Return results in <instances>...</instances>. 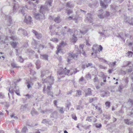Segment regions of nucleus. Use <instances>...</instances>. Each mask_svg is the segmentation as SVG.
Segmentation results:
<instances>
[{
    "instance_id": "nucleus-2",
    "label": "nucleus",
    "mask_w": 133,
    "mask_h": 133,
    "mask_svg": "<svg viewBox=\"0 0 133 133\" xmlns=\"http://www.w3.org/2000/svg\"><path fill=\"white\" fill-rule=\"evenodd\" d=\"M75 50L76 51V54H74L73 53H69L68 54L67 57V62L69 63H70L71 62V60L73 59H74L76 60L78 58L77 54L82 53V55L85 57L87 56L85 52L82 50V52H81V50H80L78 48V47L76 46H75Z\"/></svg>"
},
{
    "instance_id": "nucleus-56",
    "label": "nucleus",
    "mask_w": 133,
    "mask_h": 133,
    "mask_svg": "<svg viewBox=\"0 0 133 133\" xmlns=\"http://www.w3.org/2000/svg\"><path fill=\"white\" fill-rule=\"evenodd\" d=\"M47 94L48 95L51 96L52 97H53V93L52 92H51L50 91H48Z\"/></svg>"
},
{
    "instance_id": "nucleus-26",
    "label": "nucleus",
    "mask_w": 133,
    "mask_h": 133,
    "mask_svg": "<svg viewBox=\"0 0 133 133\" xmlns=\"http://www.w3.org/2000/svg\"><path fill=\"white\" fill-rule=\"evenodd\" d=\"M54 21L56 23H59L61 22V19L59 16H58L57 17H55Z\"/></svg>"
},
{
    "instance_id": "nucleus-8",
    "label": "nucleus",
    "mask_w": 133,
    "mask_h": 133,
    "mask_svg": "<svg viewBox=\"0 0 133 133\" xmlns=\"http://www.w3.org/2000/svg\"><path fill=\"white\" fill-rule=\"evenodd\" d=\"M1 37L0 36V42L3 44H5L6 43L5 41L8 39H12L13 41H16L18 39V38L16 36H12L11 37H9V38L8 36L6 37L5 39V40L3 41L2 40Z\"/></svg>"
},
{
    "instance_id": "nucleus-34",
    "label": "nucleus",
    "mask_w": 133,
    "mask_h": 133,
    "mask_svg": "<svg viewBox=\"0 0 133 133\" xmlns=\"http://www.w3.org/2000/svg\"><path fill=\"white\" fill-rule=\"evenodd\" d=\"M76 96H78L82 95V91L80 90H77L76 91Z\"/></svg>"
},
{
    "instance_id": "nucleus-62",
    "label": "nucleus",
    "mask_w": 133,
    "mask_h": 133,
    "mask_svg": "<svg viewBox=\"0 0 133 133\" xmlns=\"http://www.w3.org/2000/svg\"><path fill=\"white\" fill-rule=\"evenodd\" d=\"M96 126L97 128H100L102 127V125L101 124L97 123Z\"/></svg>"
},
{
    "instance_id": "nucleus-9",
    "label": "nucleus",
    "mask_w": 133,
    "mask_h": 133,
    "mask_svg": "<svg viewBox=\"0 0 133 133\" xmlns=\"http://www.w3.org/2000/svg\"><path fill=\"white\" fill-rule=\"evenodd\" d=\"M52 75V72L48 70L43 71L41 72V77H43L45 76L47 77L48 76H50Z\"/></svg>"
},
{
    "instance_id": "nucleus-43",
    "label": "nucleus",
    "mask_w": 133,
    "mask_h": 133,
    "mask_svg": "<svg viewBox=\"0 0 133 133\" xmlns=\"http://www.w3.org/2000/svg\"><path fill=\"white\" fill-rule=\"evenodd\" d=\"M105 104L106 106V107L107 108H109L110 106V103L109 101L106 102L105 103Z\"/></svg>"
},
{
    "instance_id": "nucleus-11",
    "label": "nucleus",
    "mask_w": 133,
    "mask_h": 133,
    "mask_svg": "<svg viewBox=\"0 0 133 133\" xmlns=\"http://www.w3.org/2000/svg\"><path fill=\"white\" fill-rule=\"evenodd\" d=\"M31 17L30 16H25L24 19V22L28 24H30L32 22Z\"/></svg>"
},
{
    "instance_id": "nucleus-5",
    "label": "nucleus",
    "mask_w": 133,
    "mask_h": 133,
    "mask_svg": "<svg viewBox=\"0 0 133 133\" xmlns=\"http://www.w3.org/2000/svg\"><path fill=\"white\" fill-rule=\"evenodd\" d=\"M38 43L36 42V40L33 39L32 42V44L33 47L35 49H39V50L42 49L44 47V46L41 44L39 45Z\"/></svg>"
},
{
    "instance_id": "nucleus-6",
    "label": "nucleus",
    "mask_w": 133,
    "mask_h": 133,
    "mask_svg": "<svg viewBox=\"0 0 133 133\" xmlns=\"http://www.w3.org/2000/svg\"><path fill=\"white\" fill-rule=\"evenodd\" d=\"M99 14L98 15V17L101 18H103L104 17H106L109 16L110 14L108 12H104L103 10H99L98 11Z\"/></svg>"
},
{
    "instance_id": "nucleus-58",
    "label": "nucleus",
    "mask_w": 133,
    "mask_h": 133,
    "mask_svg": "<svg viewBox=\"0 0 133 133\" xmlns=\"http://www.w3.org/2000/svg\"><path fill=\"white\" fill-rule=\"evenodd\" d=\"M90 66L91 68L93 67L92 64L91 63H88L86 65V67L88 68Z\"/></svg>"
},
{
    "instance_id": "nucleus-49",
    "label": "nucleus",
    "mask_w": 133,
    "mask_h": 133,
    "mask_svg": "<svg viewBox=\"0 0 133 133\" xmlns=\"http://www.w3.org/2000/svg\"><path fill=\"white\" fill-rule=\"evenodd\" d=\"M17 59L20 62H23L24 60L21 56H20L17 58Z\"/></svg>"
},
{
    "instance_id": "nucleus-50",
    "label": "nucleus",
    "mask_w": 133,
    "mask_h": 133,
    "mask_svg": "<svg viewBox=\"0 0 133 133\" xmlns=\"http://www.w3.org/2000/svg\"><path fill=\"white\" fill-rule=\"evenodd\" d=\"M95 108H96V109H97L99 110V112L100 113H102V110L101 108L100 107L98 106H95Z\"/></svg>"
},
{
    "instance_id": "nucleus-27",
    "label": "nucleus",
    "mask_w": 133,
    "mask_h": 133,
    "mask_svg": "<svg viewBox=\"0 0 133 133\" xmlns=\"http://www.w3.org/2000/svg\"><path fill=\"white\" fill-rule=\"evenodd\" d=\"M74 4L72 3L71 2H68L67 3L66 6V7L72 8L74 7Z\"/></svg>"
},
{
    "instance_id": "nucleus-59",
    "label": "nucleus",
    "mask_w": 133,
    "mask_h": 133,
    "mask_svg": "<svg viewBox=\"0 0 133 133\" xmlns=\"http://www.w3.org/2000/svg\"><path fill=\"white\" fill-rule=\"evenodd\" d=\"M94 82L99 81L98 78L96 76H95V78L94 79Z\"/></svg>"
},
{
    "instance_id": "nucleus-16",
    "label": "nucleus",
    "mask_w": 133,
    "mask_h": 133,
    "mask_svg": "<svg viewBox=\"0 0 133 133\" xmlns=\"http://www.w3.org/2000/svg\"><path fill=\"white\" fill-rule=\"evenodd\" d=\"M5 19L7 20V22H9V23L7 24L8 26H10L12 23V19L10 16L9 15L6 16L5 17Z\"/></svg>"
},
{
    "instance_id": "nucleus-28",
    "label": "nucleus",
    "mask_w": 133,
    "mask_h": 133,
    "mask_svg": "<svg viewBox=\"0 0 133 133\" xmlns=\"http://www.w3.org/2000/svg\"><path fill=\"white\" fill-rule=\"evenodd\" d=\"M26 52L30 55L32 54H34L35 52L34 51L31 50V49H28L26 51Z\"/></svg>"
},
{
    "instance_id": "nucleus-42",
    "label": "nucleus",
    "mask_w": 133,
    "mask_h": 133,
    "mask_svg": "<svg viewBox=\"0 0 133 133\" xmlns=\"http://www.w3.org/2000/svg\"><path fill=\"white\" fill-rule=\"evenodd\" d=\"M100 5L102 8H106V5L103 3V2L101 1H100Z\"/></svg>"
},
{
    "instance_id": "nucleus-36",
    "label": "nucleus",
    "mask_w": 133,
    "mask_h": 133,
    "mask_svg": "<svg viewBox=\"0 0 133 133\" xmlns=\"http://www.w3.org/2000/svg\"><path fill=\"white\" fill-rule=\"evenodd\" d=\"M10 43L12 47L14 48H16L17 44V43L16 42H10Z\"/></svg>"
},
{
    "instance_id": "nucleus-54",
    "label": "nucleus",
    "mask_w": 133,
    "mask_h": 133,
    "mask_svg": "<svg viewBox=\"0 0 133 133\" xmlns=\"http://www.w3.org/2000/svg\"><path fill=\"white\" fill-rule=\"evenodd\" d=\"M102 74H103L102 78L103 80V81L104 82H106L107 81L106 80V77L105 75H104L103 73V72L102 73Z\"/></svg>"
},
{
    "instance_id": "nucleus-39",
    "label": "nucleus",
    "mask_w": 133,
    "mask_h": 133,
    "mask_svg": "<svg viewBox=\"0 0 133 133\" xmlns=\"http://www.w3.org/2000/svg\"><path fill=\"white\" fill-rule=\"evenodd\" d=\"M124 80L125 83V87H126V86H127L129 82V80L128 79V78H127V77L125 78L124 79Z\"/></svg>"
},
{
    "instance_id": "nucleus-22",
    "label": "nucleus",
    "mask_w": 133,
    "mask_h": 133,
    "mask_svg": "<svg viewBox=\"0 0 133 133\" xmlns=\"http://www.w3.org/2000/svg\"><path fill=\"white\" fill-rule=\"evenodd\" d=\"M40 58L42 59L45 60L48 59V56L46 54H42L40 55Z\"/></svg>"
},
{
    "instance_id": "nucleus-47",
    "label": "nucleus",
    "mask_w": 133,
    "mask_h": 133,
    "mask_svg": "<svg viewBox=\"0 0 133 133\" xmlns=\"http://www.w3.org/2000/svg\"><path fill=\"white\" fill-rule=\"evenodd\" d=\"M85 77L87 80H89L91 79V78L90 75L89 74H87L85 75Z\"/></svg>"
},
{
    "instance_id": "nucleus-37",
    "label": "nucleus",
    "mask_w": 133,
    "mask_h": 133,
    "mask_svg": "<svg viewBox=\"0 0 133 133\" xmlns=\"http://www.w3.org/2000/svg\"><path fill=\"white\" fill-rule=\"evenodd\" d=\"M61 37H62L64 36L66 34L65 31L63 29L61 30Z\"/></svg>"
},
{
    "instance_id": "nucleus-33",
    "label": "nucleus",
    "mask_w": 133,
    "mask_h": 133,
    "mask_svg": "<svg viewBox=\"0 0 133 133\" xmlns=\"http://www.w3.org/2000/svg\"><path fill=\"white\" fill-rule=\"evenodd\" d=\"M24 31V29L22 28H19L17 32V33L19 35H21L22 34L23 31Z\"/></svg>"
},
{
    "instance_id": "nucleus-21",
    "label": "nucleus",
    "mask_w": 133,
    "mask_h": 133,
    "mask_svg": "<svg viewBox=\"0 0 133 133\" xmlns=\"http://www.w3.org/2000/svg\"><path fill=\"white\" fill-rule=\"evenodd\" d=\"M115 126L116 125L115 124H112L111 125L110 127H109L108 128V130L110 132H112V131H115Z\"/></svg>"
},
{
    "instance_id": "nucleus-57",
    "label": "nucleus",
    "mask_w": 133,
    "mask_h": 133,
    "mask_svg": "<svg viewBox=\"0 0 133 133\" xmlns=\"http://www.w3.org/2000/svg\"><path fill=\"white\" fill-rule=\"evenodd\" d=\"M66 10H67V13L68 15H69L70 14L73 13V12L71 10L66 9Z\"/></svg>"
},
{
    "instance_id": "nucleus-32",
    "label": "nucleus",
    "mask_w": 133,
    "mask_h": 133,
    "mask_svg": "<svg viewBox=\"0 0 133 133\" xmlns=\"http://www.w3.org/2000/svg\"><path fill=\"white\" fill-rule=\"evenodd\" d=\"M31 114L32 116H34L35 115L38 114L37 111L34 108H33L31 111Z\"/></svg>"
},
{
    "instance_id": "nucleus-35",
    "label": "nucleus",
    "mask_w": 133,
    "mask_h": 133,
    "mask_svg": "<svg viewBox=\"0 0 133 133\" xmlns=\"http://www.w3.org/2000/svg\"><path fill=\"white\" fill-rule=\"evenodd\" d=\"M77 40V38L75 36V34H74L71 39V41L73 43H75Z\"/></svg>"
},
{
    "instance_id": "nucleus-41",
    "label": "nucleus",
    "mask_w": 133,
    "mask_h": 133,
    "mask_svg": "<svg viewBox=\"0 0 133 133\" xmlns=\"http://www.w3.org/2000/svg\"><path fill=\"white\" fill-rule=\"evenodd\" d=\"M133 54V52L131 51H128L127 54L128 56L129 57H131Z\"/></svg>"
},
{
    "instance_id": "nucleus-13",
    "label": "nucleus",
    "mask_w": 133,
    "mask_h": 133,
    "mask_svg": "<svg viewBox=\"0 0 133 133\" xmlns=\"http://www.w3.org/2000/svg\"><path fill=\"white\" fill-rule=\"evenodd\" d=\"M98 48V47L97 46V45H94L93 47L92 48L93 52L95 54L93 55V57L94 58H95L97 57V56L96 54L98 52V50H97Z\"/></svg>"
},
{
    "instance_id": "nucleus-3",
    "label": "nucleus",
    "mask_w": 133,
    "mask_h": 133,
    "mask_svg": "<svg viewBox=\"0 0 133 133\" xmlns=\"http://www.w3.org/2000/svg\"><path fill=\"white\" fill-rule=\"evenodd\" d=\"M66 69V68H64V69L62 68H60V70H58V76L63 77L65 76V75H68L70 70H65Z\"/></svg>"
},
{
    "instance_id": "nucleus-61",
    "label": "nucleus",
    "mask_w": 133,
    "mask_h": 133,
    "mask_svg": "<svg viewBox=\"0 0 133 133\" xmlns=\"http://www.w3.org/2000/svg\"><path fill=\"white\" fill-rule=\"evenodd\" d=\"M15 93L18 96H20V94H19V90L18 89L16 90L15 92Z\"/></svg>"
},
{
    "instance_id": "nucleus-40",
    "label": "nucleus",
    "mask_w": 133,
    "mask_h": 133,
    "mask_svg": "<svg viewBox=\"0 0 133 133\" xmlns=\"http://www.w3.org/2000/svg\"><path fill=\"white\" fill-rule=\"evenodd\" d=\"M40 64V61L39 60H37L36 62V64L37 66V69H38L40 68L39 65Z\"/></svg>"
},
{
    "instance_id": "nucleus-52",
    "label": "nucleus",
    "mask_w": 133,
    "mask_h": 133,
    "mask_svg": "<svg viewBox=\"0 0 133 133\" xmlns=\"http://www.w3.org/2000/svg\"><path fill=\"white\" fill-rule=\"evenodd\" d=\"M83 107V105H77L76 106V109L77 110H80L81 109H82Z\"/></svg>"
},
{
    "instance_id": "nucleus-51",
    "label": "nucleus",
    "mask_w": 133,
    "mask_h": 133,
    "mask_svg": "<svg viewBox=\"0 0 133 133\" xmlns=\"http://www.w3.org/2000/svg\"><path fill=\"white\" fill-rule=\"evenodd\" d=\"M111 9L112 10V11L113 12H115L116 11L115 8L113 5H111Z\"/></svg>"
},
{
    "instance_id": "nucleus-38",
    "label": "nucleus",
    "mask_w": 133,
    "mask_h": 133,
    "mask_svg": "<svg viewBox=\"0 0 133 133\" xmlns=\"http://www.w3.org/2000/svg\"><path fill=\"white\" fill-rule=\"evenodd\" d=\"M50 40V41L55 42V43H57L58 42V39L56 38H51Z\"/></svg>"
},
{
    "instance_id": "nucleus-63",
    "label": "nucleus",
    "mask_w": 133,
    "mask_h": 133,
    "mask_svg": "<svg viewBox=\"0 0 133 133\" xmlns=\"http://www.w3.org/2000/svg\"><path fill=\"white\" fill-rule=\"evenodd\" d=\"M102 49H103L101 45H99L98 50V51L99 52H100V51H102Z\"/></svg>"
},
{
    "instance_id": "nucleus-30",
    "label": "nucleus",
    "mask_w": 133,
    "mask_h": 133,
    "mask_svg": "<svg viewBox=\"0 0 133 133\" xmlns=\"http://www.w3.org/2000/svg\"><path fill=\"white\" fill-rule=\"evenodd\" d=\"M124 121L125 123L128 125H131L133 123V121H130L129 120L127 119H124Z\"/></svg>"
},
{
    "instance_id": "nucleus-19",
    "label": "nucleus",
    "mask_w": 133,
    "mask_h": 133,
    "mask_svg": "<svg viewBox=\"0 0 133 133\" xmlns=\"http://www.w3.org/2000/svg\"><path fill=\"white\" fill-rule=\"evenodd\" d=\"M64 44V43L63 41H62L60 43V45L58 46V48L57 49V51L56 54H58V53L60 52L61 50V47Z\"/></svg>"
},
{
    "instance_id": "nucleus-29",
    "label": "nucleus",
    "mask_w": 133,
    "mask_h": 133,
    "mask_svg": "<svg viewBox=\"0 0 133 133\" xmlns=\"http://www.w3.org/2000/svg\"><path fill=\"white\" fill-rule=\"evenodd\" d=\"M11 87L9 88V92L12 94L14 92H15L17 89L16 87H14L13 89H12L11 90Z\"/></svg>"
},
{
    "instance_id": "nucleus-46",
    "label": "nucleus",
    "mask_w": 133,
    "mask_h": 133,
    "mask_svg": "<svg viewBox=\"0 0 133 133\" xmlns=\"http://www.w3.org/2000/svg\"><path fill=\"white\" fill-rule=\"evenodd\" d=\"M130 25H133V18H132L131 20H129L126 21Z\"/></svg>"
},
{
    "instance_id": "nucleus-64",
    "label": "nucleus",
    "mask_w": 133,
    "mask_h": 133,
    "mask_svg": "<svg viewBox=\"0 0 133 133\" xmlns=\"http://www.w3.org/2000/svg\"><path fill=\"white\" fill-rule=\"evenodd\" d=\"M129 133H133V128H129Z\"/></svg>"
},
{
    "instance_id": "nucleus-17",
    "label": "nucleus",
    "mask_w": 133,
    "mask_h": 133,
    "mask_svg": "<svg viewBox=\"0 0 133 133\" xmlns=\"http://www.w3.org/2000/svg\"><path fill=\"white\" fill-rule=\"evenodd\" d=\"M86 19L90 22H91L92 21V15L90 13H88L86 16Z\"/></svg>"
},
{
    "instance_id": "nucleus-18",
    "label": "nucleus",
    "mask_w": 133,
    "mask_h": 133,
    "mask_svg": "<svg viewBox=\"0 0 133 133\" xmlns=\"http://www.w3.org/2000/svg\"><path fill=\"white\" fill-rule=\"evenodd\" d=\"M30 74L31 75H32L33 77V78L34 79V80H35L37 78L36 77V73L35 72V71L34 70L31 69L30 70Z\"/></svg>"
},
{
    "instance_id": "nucleus-60",
    "label": "nucleus",
    "mask_w": 133,
    "mask_h": 133,
    "mask_svg": "<svg viewBox=\"0 0 133 133\" xmlns=\"http://www.w3.org/2000/svg\"><path fill=\"white\" fill-rule=\"evenodd\" d=\"M22 34H23V35L24 36H28V34L26 31L24 30V31H23Z\"/></svg>"
},
{
    "instance_id": "nucleus-1",
    "label": "nucleus",
    "mask_w": 133,
    "mask_h": 133,
    "mask_svg": "<svg viewBox=\"0 0 133 133\" xmlns=\"http://www.w3.org/2000/svg\"><path fill=\"white\" fill-rule=\"evenodd\" d=\"M52 2V0H49L46 1L45 4H46L47 6H41L40 9V13H35L34 14L35 18L39 20L44 19L45 18L44 13L46 11H49V10L48 9V7H50L51 6V4Z\"/></svg>"
},
{
    "instance_id": "nucleus-53",
    "label": "nucleus",
    "mask_w": 133,
    "mask_h": 133,
    "mask_svg": "<svg viewBox=\"0 0 133 133\" xmlns=\"http://www.w3.org/2000/svg\"><path fill=\"white\" fill-rule=\"evenodd\" d=\"M128 103L131 105H133V100L130 99H129L128 102Z\"/></svg>"
},
{
    "instance_id": "nucleus-23",
    "label": "nucleus",
    "mask_w": 133,
    "mask_h": 133,
    "mask_svg": "<svg viewBox=\"0 0 133 133\" xmlns=\"http://www.w3.org/2000/svg\"><path fill=\"white\" fill-rule=\"evenodd\" d=\"M92 95L91 90L90 88H88L86 90L85 93V96H86L88 95Z\"/></svg>"
},
{
    "instance_id": "nucleus-12",
    "label": "nucleus",
    "mask_w": 133,
    "mask_h": 133,
    "mask_svg": "<svg viewBox=\"0 0 133 133\" xmlns=\"http://www.w3.org/2000/svg\"><path fill=\"white\" fill-rule=\"evenodd\" d=\"M34 80L33 77H30V79H28L26 80V82L28 88L29 89L31 87V85H33L32 81Z\"/></svg>"
},
{
    "instance_id": "nucleus-25",
    "label": "nucleus",
    "mask_w": 133,
    "mask_h": 133,
    "mask_svg": "<svg viewBox=\"0 0 133 133\" xmlns=\"http://www.w3.org/2000/svg\"><path fill=\"white\" fill-rule=\"evenodd\" d=\"M27 104L22 105L20 109L22 111H26L27 109Z\"/></svg>"
},
{
    "instance_id": "nucleus-10",
    "label": "nucleus",
    "mask_w": 133,
    "mask_h": 133,
    "mask_svg": "<svg viewBox=\"0 0 133 133\" xmlns=\"http://www.w3.org/2000/svg\"><path fill=\"white\" fill-rule=\"evenodd\" d=\"M29 6H27L26 5L25 6V8H26L28 9H29L30 10L32 9L30 7V6L31 5V6H34V8L33 9V11L34 12V13H35V12L36 11V9L35 8V7L36 6V5H35V4L34 3L31 2H30V1H29Z\"/></svg>"
},
{
    "instance_id": "nucleus-24",
    "label": "nucleus",
    "mask_w": 133,
    "mask_h": 133,
    "mask_svg": "<svg viewBox=\"0 0 133 133\" xmlns=\"http://www.w3.org/2000/svg\"><path fill=\"white\" fill-rule=\"evenodd\" d=\"M126 63L125 66H128L130 68H132L133 67V64L132 62L130 61H126L125 62Z\"/></svg>"
},
{
    "instance_id": "nucleus-14",
    "label": "nucleus",
    "mask_w": 133,
    "mask_h": 133,
    "mask_svg": "<svg viewBox=\"0 0 133 133\" xmlns=\"http://www.w3.org/2000/svg\"><path fill=\"white\" fill-rule=\"evenodd\" d=\"M32 32L35 34L36 38L38 39H40L42 37V35L41 34L38 33L36 31L32 30Z\"/></svg>"
},
{
    "instance_id": "nucleus-15",
    "label": "nucleus",
    "mask_w": 133,
    "mask_h": 133,
    "mask_svg": "<svg viewBox=\"0 0 133 133\" xmlns=\"http://www.w3.org/2000/svg\"><path fill=\"white\" fill-rule=\"evenodd\" d=\"M13 0L14 1V3L13 6V12L14 13L19 8V5L17 2L15 1V0Z\"/></svg>"
},
{
    "instance_id": "nucleus-7",
    "label": "nucleus",
    "mask_w": 133,
    "mask_h": 133,
    "mask_svg": "<svg viewBox=\"0 0 133 133\" xmlns=\"http://www.w3.org/2000/svg\"><path fill=\"white\" fill-rule=\"evenodd\" d=\"M54 81V79L53 76H48L47 77L46 79H45L43 80V83H49L50 85L53 84Z\"/></svg>"
},
{
    "instance_id": "nucleus-55",
    "label": "nucleus",
    "mask_w": 133,
    "mask_h": 133,
    "mask_svg": "<svg viewBox=\"0 0 133 133\" xmlns=\"http://www.w3.org/2000/svg\"><path fill=\"white\" fill-rule=\"evenodd\" d=\"M24 10H25V8L24 7H23L22 9L20 10H19V12H21L22 14L23 15H24Z\"/></svg>"
},
{
    "instance_id": "nucleus-31",
    "label": "nucleus",
    "mask_w": 133,
    "mask_h": 133,
    "mask_svg": "<svg viewBox=\"0 0 133 133\" xmlns=\"http://www.w3.org/2000/svg\"><path fill=\"white\" fill-rule=\"evenodd\" d=\"M88 30L87 29L84 28L82 29V30H80V32L81 34H85L88 31Z\"/></svg>"
},
{
    "instance_id": "nucleus-44",
    "label": "nucleus",
    "mask_w": 133,
    "mask_h": 133,
    "mask_svg": "<svg viewBox=\"0 0 133 133\" xmlns=\"http://www.w3.org/2000/svg\"><path fill=\"white\" fill-rule=\"evenodd\" d=\"M28 129L27 128L25 127H24L23 128L22 132L23 133H26Z\"/></svg>"
},
{
    "instance_id": "nucleus-48",
    "label": "nucleus",
    "mask_w": 133,
    "mask_h": 133,
    "mask_svg": "<svg viewBox=\"0 0 133 133\" xmlns=\"http://www.w3.org/2000/svg\"><path fill=\"white\" fill-rule=\"evenodd\" d=\"M93 117L91 116H89L87 117L86 119V121H87L89 122H91Z\"/></svg>"
},
{
    "instance_id": "nucleus-20",
    "label": "nucleus",
    "mask_w": 133,
    "mask_h": 133,
    "mask_svg": "<svg viewBox=\"0 0 133 133\" xmlns=\"http://www.w3.org/2000/svg\"><path fill=\"white\" fill-rule=\"evenodd\" d=\"M110 94V93L108 91H104L103 93L101 95V96L103 97H105L109 96Z\"/></svg>"
},
{
    "instance_id": "nucleus-45",
    "label": "nucleus",
    "mask_w": 133,
    "mask_h": 133,
    "mask_svg": "<svg viewBox=\"0 0 133 133\" xmlns=\"http://www.w3.org/2000/svg\"><path fill=\"white\" fill-rule=\"evenodd\" d=\"M11 66L13 68H18L19 67V66H17V64L14 63H13L11 64Z\"/></svg>"
},
{
    "instance_id": "nucleus-4",
    "label": "nucleus",
    "mask_w": 133,
    "mask_h": 133,
    "mask_svg": "<svg viewBox=\"0 0 133 133\" xmlns=\"http://www.w3.org/2000/svg\"><path fill=\"white\" fill-rule=\"evenodd\" d=\"M129 34L128 33H126L125 32H120L118 34L117 37L119 38L121 41H123L124 43L126 38L129 37Z\"/></svg>"
}]
</instances>
